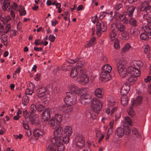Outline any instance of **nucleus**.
Instances as JSON below:
<instances>
[{"label": "nucleus", "instance_id": "nucleus-1", "mask_svg": "<svg viewBox=\"0 0 151 151\" xmlns=\"http://www.w3.org/2000/svg\"><path fill=\"white\" fill-rule=\"evenodd\" d=\"M55 129V130L53 132L54 137L51 140L52 144H54L56 142V141L58 139H60L61 138H62L65 134L63 129L59 125Z\"/></svg>", "mask_w": 151, "mask_h": 151}, {"label": "nucleus", "instance_id": "nucleus-2", "mask_svg": "<svg viewBox=\"0 0 151 151\" xmlns=\"http://www.w3.org/2000/svg\"><path fill=\"white\" fill-rule=\"evenodd\" d=\"M103 103L97 98H94L91 104L92 110L95 113L99 114L102 108Z\"/></svg>", "mask_w": 151, "mask_h": 151}, {"label": "nucleus", "instance_id": "nucleus-3", "mask_svg": "<svg viewBox=\"0 0 151 151\" xmlns=\"http://www.w3.org/2000/svg\"><path fill=\"white\" fill-rule=\"evenodd\" d=\"M66 96L64 98L65 103L68 105L72 106L77 102L76 95L72 94L71 93H66Z\"/></svg>", "mask_w": 151, "mask_h": 151}, {"label": "nucleus", "instance_id": "nucleus-4", "mask_svg": "<svg viewBox=\"0 0 151 151\" xmlns=\"http://www.w3.org/2000/svg\"><path fill=\"white\" fill-rule=\"evenodd\" d=\"M37 95L39 97H43L47 99H49L50 96V94L48 93H45L47 92L46 87L44 86L42 87L37 91Z\"/></svg>", "mask_w": 151, "mask_h": 151}, {"label": "nucleus", "instance_id": "nucleus-5", "mask_svg": "<svg viewBox=\"0 0 151 151\" xmlns=\"http://www.w3.org/2000/svg\"><path fill=\"white\" fill-rule=\"evenodd\" d=\"M96 26L97 30L96 35L98 36H101V31L104 32L106 31L107 29V27L104 23H100L97 22L96 23Z\"/></svg>", "mask_w": 151, "mask_h": 151}, {"label": "nucleus", "instance_id": "nucleus-6", "mask_svg": "<svg viewBox=\"0 0 151 151\" xmlns=\"http://www.w3.org/2000/svg\"><path fill=\"white\" fill-rule=\"evenodd\" d=\"M70 93H71L72 94H78V95H81L82 93H83V92H85L86 89L85 88H83L82 89L79 88L78 87L74 86H70Z\"/></svg>", "mask_w": 151, "mask_h": 151}, {"label": "nucleus", "instance_id": "nucleus-7", "mask_svg": "<svg viewBox=\"0 0 151 151\" xmlns=\"http://www.w3.org/2000/svg\"><path fill=\"white\" fill-rule=\"evenodd\" d=\"M75 142L76 146L79 147H82L85 145L84 138L82 135L77 136L75 138Z\"/></svg>", "mask_w": 151, "mask_h": 151}, {"label": "nucleus", "instance_id": "nucleus-8", "mask_svg": "<svg viewBox=\"0 0 151 151\" xmlns=\"http://www.w3.org/2000/svg\"><path fill=\"white\" fill-rule=\"evenodd\" d=\"M116 23H113L111 24V30L112 33L110 34L111 40H114L116 35V33L118 32V26Z\"/></svg>", "mask_w": 151, "mask_h": 151}, {"label": "nucleus", "instance_id": "nucleus-9", "mask_svg": "<svg viewBox=\"0 0 151 151\" xmlns=\"http://www.w3.org/2000/svg\"><path fill=\"white\" fill-rule=\"evenodd\" d=\"M71 105L68 104H61L59 106V110L65 113H68L72 111L73 109Z\"/></svg>", "mask_w": 151, "mask_h": 151}, {"label": "nucleus", "instance_id": "nucleus-10", "mask_svg": "<svg viewBox=\"0 0 151 151\" xmlns=\"http://www.w3.org/2000/svg\"><path fill=\"white\" fill-rule=\"evenodd\" d=\"M51 109L49 108L45 109L42 114V120L45 121H47L50 118V112Z\"/></svg>", "mask_w": 151, "mask_h": 151}, {"label": "nucleus", "instance_id": "nucleus-11", "mask_svg": "<svg viewBox=\"0 0 151 151\" xmlns=\"http://www.w3.org/2000/svg\"><path fill=\"white\" fill-rule=\"evenodd\" d=\"M140 10L141 11H145L147 13L151 12V5L147 1L143 2L141 5Z\"/></svg>", "mask_w": 151, "mask_h": 151}, {"label": "nucleus", "instance_id": "nucleus-12", "mask_svg": "<svg viewBox=\"0 0 151 151\" xmlns=\"http://www.w3.org/2000/svg\"><path fill=\"white\" fill-rule=\"evenodd\" d=\"M130 90V86L127 83L123 84L121 88L120 93L122 96L126 95Z\"/></svg>", "mask_w": 151, "mask_h": 151}, {"label": "nucleus", "instance_id": "nucleus-13", "mask_svg": "<svg viewBox=\"0 0 151 151\" xmlns=\"http://www.w3.org/2000/svg\"><path fill=\"white\" fill-rule=\"evenodd\" d=\"M38 116L35 114H30L29 117V121L32 125H37L39 124V121Z\"/></svg>", "mask_w": 151, "mask_h": 151}, {"label": "nucleus", "instance_id": "nucleus-14", "mask_svg": "<svg viewBox=\"0 0 151 151\" xmlns=\"http://www.w3.org/2000/svg\"><path fill=\"white\" fill-rule=\"evenodd\" d=\"M118 72L120 76L122 78H124L126 76H128L127 69L125 67L119 68H117Z\"/></svg>", "mask_w": 151, "mask_h": 151}, {"label": "nucleus", "instance_id": "nucleus-15", "mask_svg": "<svg viewBox=\"0 0 151 151\" xmlns=\"http://www.w3.org/2000/svg\"><path fill=\"white\" fill-rule=\"evenodd\" d=\"M52 144L56 146L57 151H64L65 149V146L62 143L58 141H56L55 143Z\"/></svg>", "mask_w": 151, "mask_h": 151}, {"label": "nucleus", "instance_id": "nucleus-16", "mask_svg": "<svg viewBox=\"0 0 151 151\" xmlns=\"http://www.w3.org/2000/svg\"><path fill=\"white\" fill-rule=\"evenodd\" d=\"M11 6L10 4V0H4V4L2 6V9L4 10L8 11H11Z\"/></svg>", "mask_w": 151, "mask_h": 151}, {"label": "nucleus", "instance_id": "nucleus-17", "mask_svg": "<svg viewBox=\"0 0 151 151\" xmlns=\"http://www.w3.org/2000/svg\"><path fill=\"white\" fill-rule=\"evenodd\" d=\"M33 134L35 137H38L43 135L44 134V131L42 129H36L34 130Z\"/></svg>", "mask_w": 151, "mask_h": 151}, {"label": "nucleus", "instance_id": "nucleus-18", "mask_svg": "<svg viewBox=\"0 0 151 151\" xmlns=\"http://www.w3.org/2000/svg\"><path fill=\"white\" fill-rule=\"evenodd\" d=\"M80 82L83 84L87 83L89 81L88 77L87 75H81L80 77Z\"/></svg>", "mask_w": 151, "mask_h": 151}, {"label": "nucleus", "instance_id": "nucleus-19", "mask_svg": "<svg viewBox=\"0 0 151 151\" xmlns=\"http://www.w3.org/2000/svg\"><path fill=\"white\" fill-rule=\"evenodd\" d=\"M127 64V62L124 58H121L119 60V62L116 63V68L125 67L124 66Z\"/></svg>", "mask_w": 151, "mask_h": 151}, {"label": "nucleus", "instance_id": "nucleus-20", "mask_svg": "<svg viewBox=\"0 0 151 151\" xmlns=\"http://www.w3.org/2000/svg\"><path fill=\"white\" fill-rule=\"evenodd\" d=\"M124 134V130L121 127L118 128L115 131V134H116L119 137H122Z\"/></svg>", "mask_w": 151, "mask_h": 151}, {"label": "nucleus", "instance_id": "nucleus-21", "mask_svg": "<svg viewBox=\"0 0 151 151\" xmlns=\"http://www.w3.org/2000/svg\"><path fill=\"white\" fill-rule=\"evenodd\" d=\"M49 124L52 129H55L58 126V124L57 122H56L54 118H52L49 121Z\"/></svg>", "mask_w": 151, "mask_h": 151}, {"label": "nucleus", "instance_id": "nucleus-22", "mask_svg": "<svg viewBox=\"0 0 151 151\" xmlns=\"http://www.w3.org/2000/svg\"><path fill=\"white\" fill-rule=\"evenodd\" d=\"M100 76L102 78L106 79V81L110 80L111 78V76L110 75L109 73H107L106 72L103 71H102L101 73Z\"/></svg>", "mask_w": 151, "mask_h": 151}, {"label": "nucleus", "instance_id": "nucleus-23", "mask_svg": "<svg viewBox=\"0 0 151 151\" xmlns=\"http://www.w3.org/2000/svg\"><path fill=\"white\" fill-rule=\"evenodd\" d=\"M79 70V69L76 67L72 68L70 75V76L72 78L75 77L77 75Z\"/></svg>", "mask_w": 151, "mask_h": 151}, {"label": "nucleus", "instance_id": "nucleus-24", "mask_svg": "<svg viewBox=\"0 0 151 151\" xmlns=\"http://www.w3.org/2000/svg\"><path fill=\"white\" fill-rule=\"evenodd\" d=\"M66 135L70 136L72 133V129L71 127L69 126H66L65 127L64 129V131Z\"/></svg>", "mask_w": 151, "mask_h": 151}, {"label": "nucleus", "instance_id": "nucleus-25", "mask_svg": "<svg viewBox=\"0 0 151 151\" xmlns=\"http://www.w3.org/2000/svg\"><path fill=\"white\" fill-rule=\"evenodd\" d=\"M111 69V67L109 65H105L102 68V71H104L107 73H109Z\"/></svg>", "mask_w": 151, "mask_h": 151}, {"label": "nucleus", "instance_id": "nucleus-26", "mask_svg": "<svg viewBox=\"0 0 151 151\" xmlns=\"http://www.w3.org/2000/svg\"><path fill=\"white\" fill-rule=\"evenodd\" d=\"M132 135L133 137L140 138L141 136L138 130L135 128H134L132 130Z\"/></svg>", "mask_w": 151, "mask_h": 151}, {"label": "nucleus", "instance_id": "nucleus-27", "mask_svg": "<svg viewBox=\"0 0 151 151\" xmlns=\"http://www.w3.org/2000/svg\"><path fill=\"white\" fill-rule=\"evenodd\" d=\"M128 76H129L128 78V81L131 84H133L137 80V77L131 75Z\"/></svg>", "mask_w": 151, "mask_h": 151}, {"label": "nucleus", "instance_id": "nucleus-28", "mask_svg": "<svg viewBox=\"0 0 151 151\" xmlns=\"http://www.w3.org/2000/svg\"><path fill=\"white\" fill-rule=\"evenodd\" d=\"M54 118H55L56 122L58 123V126H59V124L62 121V116L60 114H57L55 115Z\"/></svg>", "mask_w": 151, "mask_h": 151}, {"label": "nucleus", "instance_id": "nucleus-29", "mask_svg": "<svg viewBox=\"0 0 151 151\" xmlns=\"http://www.w3.org/2000/svg\"><path fill=\"white\" fill-rule=\"evenodd\" d=\"M142 97L140 96H137L135 100L133 101V102L132 103V105L133 106L134 105H139L142 103Z\"/></svg>", "mask_w": 151, "mask_h": 151}, {"label": "nucleus", "instance_id": "nucleus-30", "mask_svg": "<svg viewBox=\"0 0 151 151\" xmlns=\"http://www.w3.org/2000/svg\"><path fill=\"white\" fill-rule=\"evenodd\" d=\"M135 9V7L134 6H132L128 8L127 9V11L128 12V15L130 17H132L133 16L134 12Z\"/></svg>", "mask_w": 151, "mask_h": 151}, {"label": "nucleus", "instance_id": "nucleus-31", "mask_svg": "<svg viewBox=\"0 0 151 151\" xmlns=\"http://www.w3.org/2000/svg\"><path fill=\"white\" fill-rule=\"evenodd\" d=\"M1 40V42L5 46L7 45V42H6L7 40V36L5 35H3L0 38Z\"/></svg>", "mask_w": 151, "mask_h": 151}, {"label": "nucleus", "instance_id": "nucleus-32", "mask_svg": "<svg viewBox=\"0 0 151 151\" xmlns=\"http://www.w3.org/2000/svg\"><path fill=\"white\" fill-rule=\"evenodd\" d=\"M70 136H68V135H66V136H63V137L62 138H61L60 139H58V141L60 142H64L65 143H67L69 141V137Z\"/></svg>", "mask_w": 151, "mask_h": 151}, {"label": "nucleus", "instance_id": "nucleus-33", "mask_svg": "<svg viewBox=\"0 0 151 151\" xmlns=\"http://www.w3.org/2000/svg\"><path fill=\"white\" fill-rule=\"evenodd\" d=\"M46 150V151H56V147L54 145L49 144L47 147Z\"/></svg>", "mask_w": 151, "mask_h": 151}, {"label": "nucleus", "instance_id": "nucleus-34", "mask_svg": "<svg viewBox=\"0 0 151 151\" xmlns=\"http://www.w3.org/2000/svg\"><path fill=\"white\" fill-rule=\"evenodd\" d=\"M32 89L29 88H27L26 90L25 94L26 95H32L33 93H34L33 87H35L34 85H32Z\"/></svg>", "mask_w": 151, "mask_h": 151}, {"label": "nucleus", "instance_id": "nucleus-35", "mask_svg": "<svg viewBox=\"0 0 151 151\" xmlns=\"http://www.w3.org/2000/svg\"><path fill=\"white\" fill-rule=\"evenodd\" d=\"M86 100L84 99H81V102L82 104L84 105H86L89 104L91 101V99H89V97L86 98Z\"/></svg>", "mask_w": 151, "mask_h": 151}, {"label": "nucleus", "instance_id": "nucleus-36", "mask_svg": "<svg viewBox=\"0 0 151 151\" xmlns=\"http://www.w3.org/2000/svg\"><path fill=\"white\" fill-rule=\"evenodd\" d=\"M22 104L26 106L27 105V103L29 102V99H28V97L26 95L23 96L22 99Z\"/></svg>", "mask_w": 151, "mask_h": 151}, {"label": "nucleus", "instance_id": "nucleus-37", "mask_svg": "<svg viewBox=\"0 0 151 151\" xmlns=\"http://www.w3.org/2000/svg\"><path fill=\"white\" fill-rule=\"evenodd\" d=\"M102 90L99 88L96 89L95 92V95L98 97L99 98H101L102 97V95L101 94Z\"/></svg>", "mask_w": 151, "mask_h": 151}, {"label": "nucleus", "instance_id": "nucleus-38", "mask_svg": "<svg viewBox=\"0 0 151 151\" xmlns=\"http://www.w3.org/2000/svg\"><path fill=\"white\" fill-rule=\"evenodd\" d=\"M36 109V106L34 104H32L30 106V111H29L30 114H34V113Z\"/></svg>", "mask_w": 151, "mask_h": 151}, {"label": "nucleus", "instance_id": "nucleus-39", "mask_svg": "<svg viewBox=\"0 0 151 151\" xmlns=\"http://www.w3.org/2000/svg\"><path fill=\"white\" fill-rule=\"evenodd\" d=\"M124 134L126 135H129L131 132L129 126H125L123 129Z\"/></svg>", "mask_w": 151, "mask_h": 151}, {"label": "nucleus", "instance_id": "nucleus-40", "mask_svg": "<svg viewBox=\"0 0 151 151\" xmlns=\"http://www.w3.org/2000/svg\"><path fill=\"white\" fill-rule=\"evenodd\" d=\"M121 35L123 38L124 40H128L129 38V33L127 31H125L123 32H122Z\"/></svg>", "mask_w": 151, "mask_h": 151}, {"label": "nucleus", "instance_id": "nucleus-41", "mask_svg": "<svg viewBox=\"0 0 151 151\" xmlns=\"http://www.w3.org/2000/svg\"><path fill=\"white\" fill-rule=\"evenodd\" d=\"M140 37V39L142 40H147L149 38L148 35L144 33H141Z\"/></svg>", "mask_w": 151, "mask_h": 151}, {"label": "nucleus", "instance_id": "nucleus-42", "mask_svg": "<svg viewBox=\"0 0 151 151\" xmlns=\"http://www.w3.org/2000/svg\"><path fill=\"white\" fill-rule=\"evenodd\" d=\"M118 32L119 31L120 32H123L125 31L126 27L123 24H120L118 26Z\"/></svg>", "mask_w": 151, "mask_h": 151}, {"label": "nucleus", "instance_id": "nucleus-43", "mask_svg": "<svg viewBox=\"0 0 151 151\" xmlns=\"http://www.w3.org/2000/svg\"><path fill=\"white\" fill-rule=\"evenodd\" d=\"M133 106H132L130 108L129 111H128V114L132 117L134 116L135 114L134 111L133 110Z\"/></svg>", "mask_w": 151, "mask_h": 151}, {"label": "nucleus", "instance_id": "nucleus-44", "mask_svg": "<svg viewBox=\"0 0 151 151\" xmlns=\"http://www.w3.org/2000/svg\"><path fill=\"white\" fill-rule=\"evenodd\" d=\"M145 32L150 36L151 35V28L149 27L147 25L145 26L144 28Z\"/></svg>", "mask_w": 151, "mask_h": 151}, {"label": "nucleus", "instance_id": "nucleus-45", "mask_svg": "<svg viewBox=\"0 0 151 151\" xmlns=\"http://www.w3.org/2000/svg\"><path fill=\"white\" fill-rule=\"evenodd\" d=\"M129 22L132 26L136 27L137 26V21L134 19L131 18L129 19Z\"/></svg>", "mask_w": 151, "mask_h": 151}, {"label": "nucleus", "instance_id": "nucleus-46", "mask_svg": "<svg viewBox=\"0 0 151 151\" xmlns=\"http://www.w3.org/2000/svg\"><path fill=\"white\" fill-rule=\"evenodd\" d=\"M131 47V46L129 44H127L123 48L122 51V52H127Z\"/></svg>", "mask_w": 151, "mask_h": 151}, {"label": "nucleus", "instance_id": "nucleus-47", "mask_svg": "<svg viewBox=\"0 0 151 151\" xmlns=\"http://www.w3.org/2000/svg\"><path fill=\"white\" fill-rule=\"evenodd\" d=\"M128 100L127 98L122 97L121 98V102L122 104L124 106H126L128 102Z\"/></svg>", "mask_w": 151, "mask_h": 151}, {"label": "nucleus", "instance_id": "nucleus-48", "mask_svg": "<svg viewBox=\"0 0 151 151\" xmlns=\"http://www.w3.org/2000/svg\"><path fill=\"white\" fill-rule=\"evenodd\" d=\"M45 109L46 108L45 106L41 104H39L37 106V110L38 111L41 112Z\"/></svg>", "mask_w": 151, "mask_h": 151}, {"label": "nucleus", "instance_id": "nucleus-49", "mask_svg": "<svg viewBox=\"0 0 151 151\" xmlns=\"http://www.w3.org/2000/svg\"><path fill=\"white\" fill-rule=\"evenodd\" d=\"M11 24H6L4 31V33L6 34L10 29Z\"/></svg>", "mask_w": 151, "mask_h": 151}, {"label": "nucleus", "instance_id": "nucleus-50", "mask_svg": "<svg viewBox=\"0 0 151 151\" xmlns=\"http://www.w3.org/2000/svg\"><path fill=\"white\" fill-rule=\"evenodd\" d=\"M134 67L132 66H130L128 68L127 72L128 75L132 74L133 70H134Z\"/></svg>", "mask_w": 151, "mask_h": 151}, {"label": "nucleus", "instance_id": "nucleus-51", "mask_svg": "<svg viewBox=\"0 0 151 151\" xmlns=\"http://www.w3.org/2000/svg\"><path fill=\"white\" fill-rule=\"evenodd\" d=\"M46 88L47 92H51L53 88V85L51 84H49L47 86Z\"/></svg>", "mask_w": 151, "mask_h": 151}, {"label": "nucleus", "instance_id": "nucleus-52", "mask_svg": "<svg viewBox=\"0 0 151 151\" xmlns=\"http://www.w3.org/2000/svg\"><path fill=\"white\" fill-rule=\"evenodd\" d=\"M114 46L116 49H118L120 47L119 41L118 39H116L114 42Z\"/></svg>", "mask_w": 151, "mask_h": 151}, {"label": "nucleus", "instance_id": "nucleus-53", "mask_svg": "<svg viewBox=\"0 0 151 151\" xmlns=\"http://www.w3.org/2000/svg\"><path fill=\"white\" fill-rule=\"evenodd\" d=\"M81 95L80 99H85L86 100V98H88V97H89V99H91V96L89 95H87V94L85 93H83H83H82V94Z\"/></svg>", "mask_w": 151, "mask_h": 151}, {"label": "nucleus", "instance_id": "nucleus-54", "mask_svg": "<svg viewBox=\"0 0 151 151\" xmlns=\"http://www.w3.org/2000/svg\"><path fill=\"white\" fill-rule=\"evenodd\" d=\"M23 116L25 118L26 120L27 121V119L29 117V114L26 110L23 111Z\"/></svg>", "mask_w": 151, "mask_h": 151}, {"label": "nucleus", "instance_id": "nucleus-55", "mask_svg": "<svg viewBox=\"0 0 151 151\" xmlns=\"http://www.w3.org/2000/svg\"><path fill=\"white\" fill-rule=\"evenodd\" d=\"M84 62H79L78 63L76 64V68H81L83 66Z\"/></svg>", "mask_w": 151, "mask_h": 151}, {"label": "nucleus", "instance_id": "nucleus-56", "mask_svg": "<svg viewBox=\"0 0 151 151\" xmlns=\"http://www.w3.org/2000/svg\"><path fill=\"white\" fill-rule=\"evenodd\" d=\"M125 119L126 122H127L129 125L132 126V120L129 116H126L125 117Z\"/></svg>", "mask_w": 151, "mask_h": 151}, {"label": "nucleus", "instance_id": "nucleus-57", "mask_svg": "<svg viewBox=\"0 0 151 151\" xmlns=\"http://www.w3.org/2000/svg\"><path fill=\"white\" fill-rule=\"evenodd\" d=\"M150 50V48L148 45H146L144 50V52L146 54H148Z\"/></svg>", "mask_w": 151, "mask_h": 151}, {"label": "nucleus", "instance_id": "nucleus-58", "mask_svg": "<svg viewBox=\"0 0 151 151\" xmlns=\"http://www.w3.org/2000/svg\"><path fill=\"white\" fill-rule=\"evenodd\" d=\"M86 72V70L84 68H82L80 69V72L79 76L80 77L81 76V75H86L85 73Z\"/></svg>", "mask_w": 151, "mask_h": 151}, {"label": "nucleus", "instance_id": "nucleus-59", "mask_svg": "<svg viewBox=\"0 0 151 151\" xmlns=\"http://www.w3.org/2000/svg\"><path fill=\"white\" fill-rule=\"evenodd\" d=\"M130 33L133 36H137L138 34V32L136 30H131L130 31Z\"/></svg>", "mask_w": 151, "mask_h": 151}, {"label": "nucleus", "instance_id": "nucleus-60", "mask_svg": "<svg viewBox=\"0 0 151 151\" xmlns=\"http://www.w3.org/2000/svg\"><path fill=\"white\" fill-rule=\"evenodd\" d=\"M55 38L53 35H50L49 36V40L52 42H53Z\"/></svg>", "mask_w": 151, "mask_h": 151}, {"label": "nucleus", "instance_id": "nucleus-61", "mask_svg": "<svg viewBox=\"0 0 151 151\" xmlns=\"http://www.w3.org/2000/svg\"><path fill=\"white\" fill-rule=\"evenodd\" d=\"M140 75V72L139 71V70L137 68L136 70H135V76L136 77L139 76Z\"/></svg>", "mask_w": 151, "mask_h": 151}, {"label": "nucleus", "instance_id": "nucleus-62", "mask_svg": "<svg viewBox=\"0 0 151 151\" xmlns=\"http://www.w3.org/2000/svg\"><path fill=\"white\" fill-rule=\"evenodd\" d=\"M19 11L20 13V14L21 16H22L23 15H26V12L25 10H19Z\"/></svg>", "mask_w": 151, "mask_h": 151}, {"label": "nucleus", "instance_id": "nucleus-63", "mask_svg": "<svg viewBox=\"0 0 151 151\" xmlns=\"http://www.w3.org/2000/svg\"><path fill=\"white\" fill-rule=\"evenodd\" d=\"M112 14L113 12H110V16L109 17L108 20L109 22H111L112 21L113 19V18L112 16Z\"/></svg>", "mask_w": 151, "mask_h": 151}, {"label": "nucleus", "instance_id": "nucleus-64", "mask_svg": "<svg viewBox=\"0 0 151 151\" xmlns=\"http://www.w3.org/2000/svg\"><path fill=\"white\" fill-rule=\"evenodd\" d=\"M151 80V76H147V78L144 79V81L146 83L150 81Z\"/></svg>", "mask_w": 151, "mask_h": 151}]
</instances>
